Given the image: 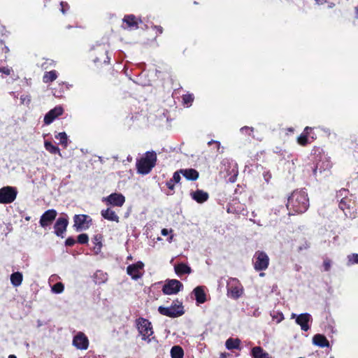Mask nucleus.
<instances>
[{
	"instance_id": "obj_60",
	"label": "nucleus",
	"mask_w": 358,
	"mask_h": 358,
	"mask_svg": "<svg viewBox=\"0 0 358 358\" xmlns=\"http://www.w3.org/2000/svg\"><path fill=\"white\" fill-rule=\"evenodd\" d=\"M220 358H224V352L220 353Z\"/></svg>"
},
{
	"instance_id": "obj_10",
	"label": "nucleus",
	"mask_w": 358,
	"mask_h": 358,
	"mask_svg": "<svg viewBox=\"0 0 358 358\" xmlns=\"http://www.w3.org/2000/svg\"><path fill=\"white\" fill-rule=\"evenodd\" d=\"M73 227L77 231L87 229L92 224V220L87 215H75L73 217Z\"/></svg>"
},
{
	"instance_id": "obj_22",
	"label": "nucleus",
	"mask_w": 358,
	"mask_h": 358,
	"mask_svg": "<svg viewBox=\"0 0 358 358\" xmlns=\"http://www.w3.org/2000/svg\"><path fill=\"white\" fill-rule=\"evenodd\" d=\"M101 216L107 220L115 222L118 223L120 222V217L116 213L110 208H108L101 211Z\"/></svg>"
},
{
	"instance_id": "obj_53",
	"label": "nucleus",
	"mask_w": 358,
	"mask_h": 358,
	"mask_svg": "<svg viewBox=\"0 0 358 358\" xmlns=\"http://www.w3.org/2000/svg\"><path fill=\"white\" fill-rule=\"evenodd\" d=\"M281 149H280V148L278 147H276L274 150V152L275 153H278V154H281Z\"/></svg>"
},
{
	"instance_id": "obj_64",
	"label": "nucleus",
	"mask_w": 358,
	"mask_h": 358,
	"mask_svg": "<svg viewBox=\"0 0 358 358\" xmlns=\"http://www.w3.org/2000/svg\"><path fill=\"white\" fill-rule=\"evenodd\" d=\"M217 145V147L219 148L220 146V143L219 142H215Z\"/></svg>"
},
{
	"instance_id": "obj_34",
	"label": "nucleus",
	"mask_w": 358,
	"mask_h": 358,
	"mask_svg": "<svg viewBox=\"0 0 358 358\" xmlns=\"http://www.w3.org/2000/svg\"><path fill=\"white\" fill-rule=\"evenodd\" d=\"M312 129L310 127H306L304 129V131L303 134L300 135V136L298 138V143L301 145H306L308 143V131L311 130Z\"/></svg>"
},
{
	"instance_id": "obj_2",
	"label": "nucleus",
	"mask_w": 358,
	"mask_h": 358,
	"mask_svg": "<svg viewBox=\"0 0 358 358\" xmlns=\"http://www.w3.org/2000/svg\"><path fill=\"white\" fill-rule=\"evenodd\" d=\"M157 160V153L155 151H148L144 156L136 162L137 172L142 175L150 173L155 166Z\"/></svg>"
},
{
	"instance_id": "obj_47",
	"label": "nucleus",
	"mask_w": 358,
	"mask_h": 358,
	"mask_svg": "<svg viewBox=\"0 0 358 358\" xmlns=\"http://www.w3.org/2000/svg\"><path fill=\"white\" fill-rule=\"evenodd\" d=\"M329 166V164H327L326 168L322 169V166L319 164H317L315 168L313 169V174L316 176L318 171H320V173H322V170L324 171L326 169H328Z\"/></svg>"
},
{
	"instance_id": "obj_59",
	"label": "nucleus",
	"mask_w": 358,
	"mask_h": 358,
	"mask_svg": "<svg viewBox=\"0 0 358 358\" xmlns=\"http://www.w3.org/2000/svg\"><path fill=\"white\" fill-rule=\"evenodd\" d=\"M30 219H31V217H30L29 216H28V217H25V220H26L27 221H29V220H30Z\"/></svg>"
},
{
	"instance_id": "obj_58",
	"label": "nucleus",
	"mask_w": 358,
	"mask_h": 358,
	"mask_svg": "<svg viewBox=\"0 0 358 358\" xmlns=\"http://www.w3.org/2000/svg\"><path fill=\"white\" fill-rule=\"evenodd\" d=\"M356 15L358 17V6L355 8Z\"/></svg>"
},
{
	"instance_id": "obj_51",
	"label": "nucleus",
	"mask_w": 358,
	"mask_h": 358,
	"mask_svg": "<svg viewBox=\"0 0 358 358\" xmlns=\"http://www.w3.org/2000/svg\"><path fill=\"white\" fill-rule=\"evenodd\" d=\"M172 231H173L172 229L169 231L167 229H162L161 231V234L162 236H167L169 234V232H172Z\"/></svg>"
},
{
	"instance_id": "obj_33",
	"label": "nucleus",
	"mask_w": 358,
	"mask_h": 358,
	"mask_svg": "<svg viewBox=\"0 0 358 358\" xmlns=\"http://www.w3.org/2000/svg\"><path fill=\"white\" fill-rule=\"evenodd\" d=\"M101 240L102 236L101 235L99 234L95 235L93 238L92 242L94 244V250L96 254L101 252V249L102 247Z\"/></svg>"
},
{
	"instance_id": "obj_19",
	"label": "nucleus",
	"mask_w": 358,
	"mask_h": 358,
	"mask_svg": "<svg viewBox=\"0 0 358 358\" xmlns=\"http://www.w3.org/2000/svg\"><path fill=\"white\" fill-rule=\"evenodd\" d=\"M73 345L79 350H87L89 346L87 337L82 332L78 333L73 339Z\"/></svg>"
},
{
	"instance_id": "obj_48",
	"label": "nucleus",
	"mask_w": 358,
	"mask_h": 358,
	"mask_svg": "<svg viewBox=\"0 0 358 358\" xmlns=\"http://www.w3.org/2000/svg\"><path fill=\"white\" fill-rule=\"evenodd\" d=\"M11 69L8 66H0V73L6 76L10 75Z\"/></svg>"
},
{
	"instance_id": "obj_49",
	"label": "nucleus",
	"mask_w": 358,
	"mask_h": 358,
	"mask_svg": "<svg viewBox=\"0 0 358 358\" xmlns=\"http://www.w3.org/2000/svg\"><path fill=\"white\" fill-rule=\"evenodd\" d=\"M166 185L169 188V189H170L173 192H174L175 182L171 179L166 181Z\"/></svg>"
},
{
	"instance_id": "obj_26",
	"label": "nucleus",
	"mask_w": 358,
	"mask_h": 358,
	"mask_svg": "<svg viewBox=\"0 0 358 358\" xmlns=\"http://www.w3.org/2000/svg\"><path fill=\"white\" fill-rule=\"evenodd\" d=\"M174 270L176 273L180 276L192 273V268L185 263H179L175 265Z\"/></svg>"
},
{
	"instance_id": "obj_61",
	"label": "nucleus",
	"mask_w": 358,
	"mask_h": 358,
	"mask_svg": "<svg viewBox=\"0 0 358 358\" xmlns=\"http://www.w3.org/2000/svg\"><path fill=\"white\" fill-rule=\"evenodd\" d=\"M5 50H6V52L9 51V49L8 48V47H5Z\"/></svg>"
},
{
	"instance_id": "obj_30",
	"label": "nucleus",
	"mask_w": 358,
	"mask_h": 358,
	"mask_svg": "<svg viewBox=\"0 0 358 358\" xmlns=\"http://www.w3.org/2000/svg\"><path fill=\"white\" fill-rule=\"evenodd\" d=\"M57 78V72L55 70L46 71L43 76V81L45 83H52Z\"/></svg>"
},
{
	"instance_id": "obj_54",
	"label": "nucleus",
	"mask_w": 358,
	"mask_h": 358,
	"mask_svg": "<svg viewBox=\"0 0 358 358\" xmlns=\"http://www.w3.org/2000/svg\"><path fill=\"white\" fill-rule=\"evenodd\" d=\"M327 3H328V8H332L335 6V3H334L332 2L327 1Z\"/></svg>"
},
{
	"instance_id": "obj_52",
	"label": "nucleus",
	"mask_w": 358,
	"mask_h": 358,
	"mask_svg": "<svg viewBox=\"0 0 358 358\" xmlns=\"http://www.w3.org/2000/svg\"><path fill=\"white\" fill-rule=\"evenodd\" d=\"M315 1L317 5H323L327 3V0H315Z\"/></svg>"
},
{
	"instance_id": "obj_31",
	"label": "nucleus",
	"mask_w": 358,
	"mask_h": 358,
	"mask_svg": "<svg viewBox=\"0 0 358 358\" xmlns=\"http://www.w3.org/2000/svg\"><path fill=\"white\" fill-rule=\"evenodd\" d=\"M171 358H183L184 351L182 347L174 345L171 350Z\"/></svg>"
},
{
	"instance_id": "obj_40",
	"label": "nucleus",
	"mask_w": 358,
	"mask_h": 358,
	"mask_svg": "<svg viewBox=\"0 0 358 358\" xmlns=\"http://www.w3.org/2000/svg\"><path fill=\"white\" fill-rule=\"evenodd\" d=\"M240 131L242 134L251 136L254 131V128L245 126L241 128Z\"/></svg>"
},
{
	"instance_id": "obj_24",
	"label": "nucleus",
	"mask_w": 358,
	"mask_h": 358,
	"mask_svg": "<svg viewBox=\"0 0 358 358\" xmlns=\"http://www.w3.org/2000/svg\"><path fill=\"white\" fill-rule=\"evenodd\" d=\"M190 195L192 198L199 203H204L209 198L208 194L201 189H197L195 192H191Z\"/></svg>"
},
{
	"instance_id": "obj_15",
	"label": "nucleus",
	"mask_w": 358,
	"mask_h": 358,
	"mask_svg": "<svg viewBox=\"0 0 358 358\" xmlns=\"http://www.w3.org/2000/svg\"><path fill=\"white\" fill-rule=\"evenodd\" d=\"M227 166H225V172L227 176H229V181L234 182L238 174V168L236 162L233 159H227Z\"/></svg>"
},
{
	"instance_id": "obj_42",
	"label": "nucleus",
	"mask_w": 358,
	"mask_h": 358,
	"mask_svg": "<svg viewBox=\"0 0 358 358\" xmlns=\"http://www.w3.org/2000/svg\"><path fill=\"white\" fill-rule=\"evenodd\" d=\"M194 101V96L192 94H187L182 96V102L185 104H191Z\"/></svg>"
},
{
	"instance_id": "obj_25",
	"label": "nucleus",
	"mask_w": 358,
	"mask_h": 358,
	"mask_svg": "<svg viewBox=\"0 0 358 358\" xmlns=\"http://www.w3.org/2000/svg\"><path fill=\"white\" fill-rule=\"evenodd\" d=\"M313 343L314 345L320 348L329 347V342L327 338L322 334H316L313 338Z\"/></svg>"
},
{
	"instance_id": "obj_56",
	"label": "nucleus",
	"mask_w": 358,
	"mask_h": 358,
	"mask_svg": "<svg viewBox=\"0 0 358 358\" xmlns=\"http://www.w3.org/2000/svg\"><path fill=\"white\" fill-rule=\"evenodd\" d=\"M8 358H17V357L15 355H10Z\"/></svg>"
},
{
	"instance_id": "obj_27",
	"label": "nucleus",
	"mask_w": 358,
	"mask_h": 358,
	"mask_svg": "<svg viewBox=\"0 0 358 358\" xmlns=\"http://www.w3.org/2000/svg\"><path fill=\"white\" fill-rule=\"evenodd\" d=\"M253 358H271L269 354L265 352L261 347H254L251 350Z\"/></svg>"
},
{
	"instance_id": "obj_45",
	"label": "nucleus",
	"mask_w": 358,
	"mask_h": 358,
	"mask_svg": "<svg viewBox=\"0 0 358 358\" xmlns=\"http://www.w3.org/2000/svg\"><path fill=\"white\" fill-rule=\"evenodd\" d=\"M181 172H180V170L174 172L173 178H171L175 183H178L180 181L181 177H180Z\"/></svg>"
},
{
	"instance_id": "obj_44",
	"label": "nucleus",
	"mask_w": 358,
	"mask_h": 358,
	"mask_svg": "<svg viewBox=\"0 0 358 358\" xmlns=\"http://www.w3.org/2000/svg\"><path fill=\"white\" fill-rule=\"evenodd\" d=\"M76 239L73 237L70 236L66 239L65 245L67 247H72L76 244Z\"/></svg>"
},
{
	"instance_id": "obj_3",
	"label": "nucleus",
	"mask_w": 358,
	"mask_h": 358,
	"mask_svg": "<svg viewBox=\"0 0 358 358\" xmlns=\"http://www.w3.org/2000/svg\"><path fill=\"white\" fill-rule=\"evenodd\" d=\"M89 58L97 66L108 64L110 62L108 49L103 44H98L92 48L89 52Z\"/></svg>"
},
{
	"instance_id": "obj_18",
	"label": "nucleus",
	"mask_w": 358,
	"mask_h": 358,
	"mask_svg": "<svg viewBox=\"0 0 358 358\" xmlns=\"http://www.w3.org/2000/svg\"><path fill=\"white\" fill-rule=\"evenodd\" d=\"M64 113V108L61 106H57L48 111L44 117L43 122L45 124H51L57 117L62 115Z\"/></svg>"
},
{
	"instance_id": "obj_11",
	"label": "nucleus",
	"mask_w": 358,
	"mask_h": 358,
	"mask_svg": "<svg viewBox=\"0 0 358 358\" xmlns=\"http://www.w3.org/2000/svg\"><path fill=\"white\" fill-rule=\"evenodd\" d=\"M291 318H295V322L301 327L302 331H307L310 329V323H312L313 318L310 314L308 313L296 315L292 313Z\"/></svg>"
},
{
	"instance_id": "obj_41",
	"label": "nucleus",
	"mask_w": 358,
	"mask_h": 358,
	"mask_svg": "<svg viewBox=\"0 0 358 358\" xmlns=\"http://www.w3.org/2000/svg\"><path fill=\"white\" fill-rule=\"evenodd\" d=\"M262 176L266 182L268 183L272 178L271 171L268 169H263Z\"/></svg>"
},
{
	"instance_id": "obj_17",
	"label": "nucleus",
	"mask_w": 358,
	"mask_h": 358,
	"mask_svg": "<svg viewBox=\"0 0 358 358\" xmlns=\"http://www.w3.org/2000/svg\"><path fill=\"white\" fill-rule=\"evenodd\" d=\"M57 215V213L55 209H49L45 211L40 218V225L43 228L50 226L55 220Z\"/></svg>"
},
{
	"instance_id": "obj_16",
	"label": "nucleus",
	"mask_w": 358,
	"mask_h": 358,
	"mask_svg": "<svg viewBox=\"0 0 358 358\" xmlns=\"http://www.w3.org/2000/svg\"><path fill=\"white\" fill-rule=\"evenodd\" d=\"M103 201L107 205L121 207L125 202V197L120 193H112L107 197L103 198Z\"/></svg>"
},
{
	"instance_id": "obj_21",
	"label": "nucleus",
	"mask_w": 358,
	"mask_h": 358,
	"mask_svg": "<svg viewBox=\"0 0 358 358\" xmlns=\"http://www.w3.org/2000/svg\"><path fill=\"white\" fill-rule=\"evenodd\" d=\"M206 287L204 286H197L193 289L194 299L198 304L203 303L206 301Z\"/></svg>"
},
{
	"instance_id": "obj_38",
	"label": "nucleus",
	"mask_w": 358,
	"mask_h": 358,
	"mask_svg": "<svg viewBox=\"0 0 358 358\" xmlns=\"http://www.w3.org/2000/svg\"><path fill=\"white\" fill-rule=\"evenodd\" d=\"M64 289V285L62 282H59L55 283L52 287V291L56 294H60L62 293Z\"/></svg>"
},
{
	"instance_id": "obj_20",
	"label": "nucleus",
	"mask_w": 358,
	"mask_h": 358,
	"mask_svg": "<svg viewBox=\"0 0 358 358\" xmlns=\"http://www.w3.org/2000/svg\"><path fill=\"white\" fill-rule=\"evenodd\" d=\"M123 23L125 26L122 25L124 29H136L138 28V24L141 22V20H138L134 15H126L123 20Z\"/></svg>"
},
{
	"instance_id": "obj_35",
	"label": "nucleus",
	"mask_w": 358,
	"mask_h": 358,
	"mask_svg": "<svg viewBox=\"0 0 358 358\" xmlns=\"http://www.w3.org/2000/svg\"><path fill=\"white\" fill-rule=\"evenodd\" d=\"M55 138L59 141V143L66 148L68 145V137L65 132H60L55 135Z\"/></svg>"
},
{
	"instance_id": "obj_55",
	"label": "nucleus",
	"mask_w": 358,
	"mask_h": 358,
	"mask_svg": "<svg viewBox=\"0 0 358 358\" xmlns=\"http://www.w3.org/2000/svg\"><path fill=\"white\" fill-rule=\"evenodd\" d=\"M158 29V31L162 34V31H163V29L162 27H159V28L157 29Z\"/></svg>"
},
{
	"instance_id": "obj_46",
	"label": "nucleus",
	"mask_w": 358,
	"mask_h": 358,
	"mask_svg": "<svg viewBox=\"0 0 358 358\" xmlns=\"http://www.w3.org/2000/svg\"><path fill=\"white\" fill-rule=\"evenodd\" d=\"M331 266V262L329 259H325L323 262V267L325 271H328L330 270Z\"/></svg>"
},
{
	"instance_id": "obj_6",
	"label": "nucleus",
	"mask_w": 358,
	"mask_h": 358,
	"mask_svg": "<svg viewBox=\"0 0 358 358\" xmlns=\"http://www.w3.org/2000/svg\"><path fill=\"white\" fill-rule=\"evenodd\" d=\"M158 312L162 315L175 318L182 315L185 313V310L182 301L176 299L169 307L159 306Z\"/></svg>"
},
{
	"instance_id": "obj_12",
	"label": "nucleus",
	"mask_w": 358,
	"mask_h": 358,
	"mask_svg": "<svg viewBox=\"0 0 358 358\" xmlns=\"http://www.w3.org/2000/svg\"><path fill=\"white\" fill-rule=\"evenodd\" d=\"M183 287V285L178 280H169L162 287V292L164 294L171 295L177 294Z\"/></svg>"
},
{
	"instance_id": "obj_39",
	"label": "nucleus",
	"mask_w": 358,
	"mask_h": 358,
	"mask_svg": "<svg viewBox=\"0 0 358 358\" xmlns=\"http://www.w3.org/2000/svg\"><path fill=\"white\" fill-rule=\"evenodd\" d=\"M89 241V236L87 234H79L77 237V242L80 244H87Z\"/></svg>"
},
{
	"instance_id": "obj_28",
	"label": "nucleus",
	"mask_w": 358,
	"mask_h": 358,
	"mask_svg": "<svg viewBox=\"0 0 358 358\" xmlns=\"http://www.w3.org/2000/svg\"><path fill=\"white\" fill-rule=\"evenodd\" d=\"M241 341L238 338H229L225 341V348L228 350H240Z\"/></svg>"
},
{
	"instance_id": "obj_57",
	"label": "nucleus",
	"mask_w": 358,
	"mask_h": 358,
	"mask_svg": "<svg viewBox=\"0 0 358 358\" xmlns=\"http://www.w3.org/2000/svg\"><path fill=\"white\" fill-rule=\"evenodd\" d=\"M173 238V235H171V236L169 238L168 241H169V242H171V241H172Z\"/></svg>"
},
{
	"instance_id": "obj_37",
	"label": "nucleus",
	"mask_w": 358,
	"mask_h": 358,
	"mask_svg": "<svg viewBox=\"0 0 358 358\" xmlns=\"http://www.w3.org/2000/svg\"><path fill=\"white\" fill-rule=\"evenodd\" d=\"M348 259V265H352L355 264H358V254L352 253L347 257Z\"/></svg>"
},
{
	"instance_id": "obj_32",
	"label": "nucleus",
	"mask_w": 358,
	"mask_h": 358,
	"mask_svg": "<svg viewBox=\"0 0 358 358\" xmlns=\"http://www.w3.org/2000/svg\"><path fill=\"white\" fill-rule=\"evenodd\" d=\"M44 146H45V148L47 151H48L51 154H53V155H56V154H58V155H60V150L59 148L53 145L50 141H45L44 143Z\"/></svg>"
},
{
	"instance_id": "obj_23",
	"label": "nucleus",
	"mask_w": 358,
	"mask_h": 358,
	"mask_svg": "<svg viewBox=\"0 0 358 358\" xmlns=\"http://www.w3.org/2000/svg\"><path fill=\"white\" fill-rule=\"evenodd\" d=\"M180 172L187 180L194 181L199 177V173L194 169H181Z\"/></svg>"
},
{
	"instance_id": "obj_1",
	"label": "nucleus",
	"mask_w": 358,
	"mask_h": 358,
	"mask_svg": "<svg viewBox=\"0 0 358 358\" xmlns=\"http://www.w3.org/2000/svg\"><path fill=\"white\" fill-rule=\"evenodd\" d=\"M286 206L289 215L305 213L309 207L307 192L303 189L294 191L289 196Z\"/></svg>"
},
{
	"instance_id": "obj_9",
	"label": "nucleus",
	"mask_w": 358,
	"mask_h": 358,
	"mask_svg": "<svg viewBox=\"0 0 358 358\" xmlns=\"http://www.w3.org/2000/svg\"><path fill=\"white\" fill-rule=\"evenodd\" d=\"M17 194L15 187L6 186L0 189V203L8 204L13 202Z\"/></svg>"
},
{
	"instance_id": "obj_29",
	"label": "nucleus",
	"mask_w": 358,
	"mask_h": 358,
	"mask_svg": "<svg viewBox=\"0 0 358 358\" xmlns=\"http://www.w3.org/2000/svg\"><path fill=\"white\" fill-rule=\"evenodd\" d=\"M23 280V275L20 272H14L10 275V282L14 287L20 286Z\"/></svg>"
},
{
	"instance_id": "obj_43",
	"label": "nucleus",
	"mask_w": 358,
	"mask_h": 358,
	"mask_svg": "<svg viewBox=\"0 0 358 358\" xmlns=\"http://www.w3.org/2000/svg\"><path fill=\"white\" fill-rule=\"evenodd\" d=\"M60 6H61L60 10L62 13V14H64V15L67 14V13L70 10V6L69 5V3L66 1H61Z\"/></svg>"
},
{
	"instance_id": "obj_36",
	"label": "nucleus",
	"mask_w": 358,
	"mask_h": 358,
	"mask_svg": "<svg viewBox=\"0 0 358 358\" xmlns=\"http://www.w3.org/2000/svg\"><path fill=\"white\" fill-rule=\"evenodd\" d=\"M271 316L273 321L280 323L284 320V315L282 312L273 310L271 313Z\"/></svg>"
},
{
	"instance_id": "obj_7",
	"label": "nucleus",
	"mask_w": 358,
	"mask_h": 358,
	"mask_svg": "<svg viewBox=\"0 0 358 358\" xmlns=\"http://www.w3.org/2000/svg\"><path fill=\"white\" fill-rule=\"evenodd\" d=\"M228 297L236 300L243 294V287L236 278H230L227 282Z\"/></svg>"
},
{
	"instance_id": "obj_63",
	"label": "nucleus",
	"mask_w": 358,
	"mask_h": 358,
	"mask_svg": "<svg viewBox=\"0 0 358 358\" xmlns=\"http://www.w3.org/2000/svg\"><path fill=\"white\" fill-rule=\"evenodd\" d=\"M127 259H132V257H131V256H129V257H127Z\"/></svg>"
},
{
	"instance_id": "obj_62",
	"label": "nucleus",
	"mask_w": 358,
	"mask_h": 358,
	"mask_svg": "<svg viewBox=\"0 0 358 358\" xmlns=\"http://www.w3.org/2000/svg\"><path fill=\"white\" fill-rule=\"evenodd\" d=\"M264 275H265V273H260V274H259V275H260V276H262H262H264Z\"/></svg>"
},
{
	"instance_id": "obj_8",
	"label": "nucleus",
	"mask_w": 358,
	"mask_h": 358,
	"mask_svg": "<svg viewBox=\"0 0 358 358\" xmlns=\"http://www.w3.org/2000/svg\"><path fill=\"white\" fill-rule=\"evenodd\" d=\"M254 268L257 271H265L269 265V257L263 251H257L252 259Z\"/></svg>"
},
{
	"instance_id": "obj_50",
	"label": "nucleus",
	"mask_w": 358,
	"mask_h": 358,
	"mask_svg": "<svg viewBox=\"0 0 358 358\" xmlns=\"http://www.w3.org/2000/svg\"><path fill=\"white\" fill-rule=\"evenodd\" d=\"M227 212L229 213H236V214H238L239 212H240V210H237V209H234V208L230 205L228 208H227Z\"/></svg>"
},
{
	"instance_id": "obj_4",
	"label": "nucleus",
	"mask_w": 358,
	"mask_h": 358,
	"mask_svg": "<svg viewBox=\"0 0 358 358\" xmlns=\"http://www.w3.org/2000/svg\"><path fill=\"white\" fill-rule=\"evenodd\" d=\"M136 327L138 331L141 339L147 343H150L154 337L152 324L148 319L140 317L135 320Z\"/></svg>"
},
{
	"instance_id": "obj_5",
	"label": "nucleus",
	"mask_w": 358,
	"mask_h": 358,
	"mask_svg": "<svg viewBox=\"0 0 358 358\" xmlns=\"http://www.w3.org/2000/svg\"><path fill=\"white\" fill-rule=\"evenodd\" d=\"M347 194L348 190L345 189H342L338 192V198L343 196L339 201L338 206L340 209L344 212L346 217L354 218L355 215L354 212L351 210L354 209V201L351 199V197H348Z\"/></svg>"
},
{
	"instance_id": "obj_14",
	"label": "nucleus",
	"mask_w": 358,
	"mask_h": 358,
	"mask_svg": "<svg viewBox=\"0 0 358 358\" xmlns=\"http://www.w3.org/2000/svg\"><path fill=\"white\" fill-rule=\"evenodd\" d=\"M144 264L142 262H138L135 264L129 265L127 267V273L134 280H138L143 275L141 270L143 269Z\"/></svg>"
},
{
	"instance_id": "obj_13",
	"label": "nucleus",
	"mask_w": 358,
	"mask_h": 358,
	"mask_svg": "<svg viewBox=\"0 0 358 358\" xmlns=\"http://www.w3.org/2000/svg\"><path fill=\"white\" fill-rule=\"evenodd\" d=\"M69 224L68 216L59 217L54 224L55 234L57 236L64 238V234L66 231Z\"/></svg>"
}]
</instances>
